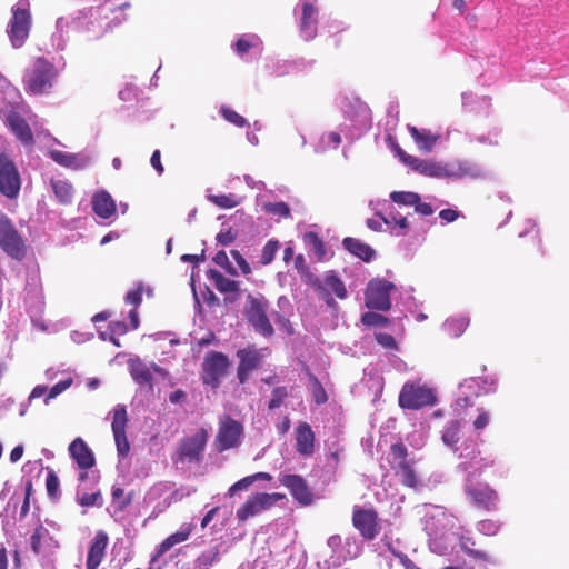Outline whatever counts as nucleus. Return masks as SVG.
<instances>
[{"mask_svg":"<svg viewBox=\"0 0 569 569\" xmlns=\"http://www.w3.org/2000/svg\"><path fill=\"white\" fill-rule=\"evenodd\" d=\"M59 77V71L53 63L39 57L26 69L23 76L24 90L29 94H48Z\"/></svg>","mask_w":569,"mask_h":569,"instance_id":"nucleus-1","label":"nucleus"},{"mask_svg":"<svg viewBox=\"0 0 569 569\" xmlns=\"http://www.w3.org/2000/svg\"><path fill=\"white\" fill-rule=\"evenodd\" d=\"M209 439L206 428L198 429L192 436L180 439L172 456L174 463H200Z\"/></svg>","mask_w":569,"mask_h":569,"instance_id":"nucleus-2","label":"nucleus"},{"mask_svg":"<svg viewBox=\"0 0 569 569\" xmlns=\"http://www.w3.org/2000/svg\"><path fill=\"white\" fill-rule=\"evenodd\" d=\"M465 493L478 510L490 512L498 508V492L489 483L477 481L472 473H469L466 479Z\"/></svg>","mask_w":569,"mask_h":569,"instance_id":"nucleus-3","label":"nucleus"},{"mask_svg":"<svg viewBox=\"0 0 569 569\" xmlns=\"http://www.w3.org/2000/svg\"><path fill=\"white\" fill-rule=\"evenodd\" d=\"M269 302L263 297L248 295L243 308V315L253 330L263 337H271L274 333L272 323L268 318Z\"/></svg>","mask_w":569,"mask_h":569,"instance_id":"nucleus-4","label":"nucleus"},{"mask_svg":"<svg viewBox=\"0 0 569 569\" xmlns=\"http://www.w3.org/2000/svg\"><path fill=\"white\" fill-rule=\"evenodd\" d=\"M98 17V10L94 8H84L67 16L60 17L56 21V29L59 33H87L94 32L92 28Z\"/></svg>","mask_w":569,"mask_h":569,"instance_id":"nucleus-5","label":"nucleus"},{"mask_svg":"<svg viewBox=\"0 0 569 569\" xmlns=\"http://www.w3.org/2000/svg\"><path fill=\"white\" fill-rule=\"evenodd\" d=\"M283 499H286V495L280 492H256L249 496L247 500L237 509V519L239 522L244 523L250 518L270 510L276 502Z\"/></svg>","mask_w":569,"mask_h":569,"instance_id":"nucleus-6","label":"nucleus"},{"mask_svg":"<svg viewBox=\"0 0 569 569\" xmlns=\"http://www.w3.org/2000/svg\"><path fill=\"white\" fill-rule=\"evenodd\" d=\"M0 248L14 260H22L26 256L24 241L11 219L0 212Z\"/></svg>","mask_w":569,"mask_h":569,"instance_id":"nucleus-7","label":"nucleus"},{"mask_svg":"<svg viewBox=\"0 0 569 569\" xmlns=\"http://www.w3.org/2000/svg\"><path fill=\"white\" fill-rule=\"evenodd\" d=\"M418 173L430 178H461L479 176L478 169L468 162H459L457 167H449L437 161L425 159H422L420 163Z\"/></svg>","mask_w":569,"mask_h":569,"instance_id":"nucleus-8","label":"nucleus"},{"mask_svg":"<svg viewBox=\"0 0 569 569\" xmlns=\"http://www.w3.org/2000/svg\"><path fill=\"white\" fill-rule=\"evenodd\" d=\"M393 458L392 469L397 476L401 477V483L405 487L417 489L420 486V479L415 470L413 460L408 459V449L402 442L393 443L390 447Z\"/></svg>","mask_w":569,"mask_h":569,"instance_id":"nucleus-9","label":"nucleus"},{"mask_svg":"<svg viewBox=\"0 0 569 569\" xmlns=\"http://www.w3.org/2000/svg\"><path fill=\"white\" fill-rule=\"evenodd\" d=\"M395 289V283L387 279H371L365 291L366 306L369 309L388 311L391 308L390 293Z\"/></svg>","mask_w":569,"mask_h":569,"instance_id":"nucleus-10","label":"nucleus"},{"mask_svg":"<svg viewBox=\"0 0 569 569\" xmlns=\"http://www.w3.org/2000/svg\"><path fill=\"white\" fill-rule=\"evenodd\" d=\"M432 389L411 382H406L399 393V406L403 409L417 410L436 403Z\"/></svg>","mask_w":569,"mask_h":569,"instance_id":"nucleus-11","label":"nucleus"},{"mask_svg":"<svg viewBox=\"0 0 569 569\" xmlns=\"http://www.w3.org/2000/svg\"><path fill=\"white\" fill-rule=\"evenodd\" d=\"M242 435V423L230 416H224L219 421V428L214 439L216 449L219 452H223L237 448L241 442Z\"/></svg>","mask_w":569,"mask_h":569,"instance_id":"nucleus-12","label":"nucleus"},{"mask_svg":"<svg viewBox=\"0 0 569 569\" xmlns=\"http://www.w3.org/2000/svg\"><path fill=\"white\" fill-rule=\"evenodd\" d=\"M230 367L228 357L219 351L209 352L202 363V381L217 388Z\"/></svg>","mask_w":569,"mask_h":569,"instance_id":"nucleus-13","label":"nucleus"},{"mask_svg":"<svg viewBox=\"0 0 569 569\" xmlns=\"http://www.w3.org/2000/svg\"><path fill=\"white\" fill-rule=\"evenodd\" d=\"M21 179L14 162L4 153H0V192L9 198L18 197Z\"/></svg>","mask_w":569,"mask_h":569,"instance_id":"nucleus-14","label":"nucleus"},{"mask_svg":"<svg viewBox=\"0 0 569 569\" xmlns=\"http://www.w3.org/2000/svg\"><path fill=\"white\" fill-rule=\"evenodd\" d=\"M320 286L322 287V290H318L317 288H313V290L319 296V298L322 299L325 303L331 309H337L338 307L332 295H335V297L340 300L346 299L348 296L345 282L333 270L327 271L325 273L323 278L320 279Z\"/></svg>","mask_w":569,"mask_h":569,"instance_id":"nucleus-15","label":"nucleus"},{"mask_svg":"<svg viewBox=\"0 0 569 569\" xmlns=\"http://www.w3.org/2000/svg\"><path fill=\"white\" fill-rule=\"evenodd\" d=\"M352 525L366 540H373L380 532L378 512L370 508L353 507Z\"/></svg>","mask_w":569,"mask_h":569,"instance_id":"nucleus-16","label":"nucleus"},{"mask_svg":"<svg viewBox=\"0 0 569 569\" xmlns=\"http://www.w3.org/2000/svg\"><path fill=\"white\" fill-rule=\"evenodd\" d=\"M128 415L126 406L117 405L112 411V433L117 446L118 455L126 457L129 453L130 445L126 435Z\"/></svg>","mask_w":569,"mask_h":569,"instance_id":"nucleus-17","label":"nucleus"},{"mask_svg":"<svg viewBox=\"0 0 569 569\" xmlns=\"http://www.w3.org/2000/svg\"><path fill=\"white\" fill-rule=\"evenodd\" d=\"M28 0H19L12 7V18L7 26L8 36H28L31 26V14Z\"/></svg>","mask_w":569,"mask_h":569,"instance_id":"nucleus-18","label":"nucleus"},{"mask_svg":"<svg viewBox=\"0 0 569 569\" xmlns=\"http://www.w3.org/2000/svg\"><path fill=\"white\" fill-rule=\"evenodd\" d=\"M279 480L301 506H310L313 502V493L301 476L283 475Z\"/></svg>","mask_w":569,"mask_h":569,"instance_id":"nucleus-19","label":"nucleus"},{"mask_svg":"<svg viewBox=\"0 0 569 569\" xmlns=\"http://www.w3.org/2000/svg\"><path fill=\"white\" fill-rule=\"evenodd\" d=\"M237 357L240 360L237 370L238 379L240 383H244L250 373L260 366L261 355L254 348H246L238 350Z\"/></svg>","mask_w":569,"mask_h":569,"instance_id":"nucleus-20","label":"nucleus"},{"mask_svg":"<svg viewBox=\"0 0 569 569\" xmlns=\"http://www.w3.org/2000/svg\"><path fill=\"white\" fill-rule=\"evenodd\" d=\"M69 453L81 470H89L96 465V458L92 450L80 437L76 438L69 445Z\"/></svg>","mask_w":569,"mask_h":569,"instance_id":"nucleus-21","label":"nucleus"},{"mask_svg":"<svg viewBox=\"0 0 569 569\" xmlns=\"http://www.w3.org/2000/svg\"><path fill=\"white\" fill-rule=\"evenodd\" d=\"M109 543V537L103 530L96 532L87 555L86 569H97L102 562Z\"/></svg>","mask_w":569,"mask_h":569,"instance_id":"nucleus-22","label":"nucleus"},{"mask_svg":"<svg viewBox=\"0 0 569 569\" xmlns=\"http://www.w3.org/2000/svg\"><path fill=\"white\" fill-rule=\"evenodd\" d=\"M6 123L13 132V134L26 146H32L34 143L33 133L30 126L17 112H10L6 118Z\"/></svg>","mask_w":569,"mask_h":569,"instance_id":"nucleus-23","label":"nucleus"},{"mask_svg":"<svg viewBox=\"0 0 569 569\" xmlns=\"http://www.w3.org/2000/svg\"><path fill=\"white\" fill-rule=\"evenodd\" d=\"M316 436L308 422H300L296 428V450L309 457L315 452Z\"/></svg>","mask_w":569,"mask_h":569,"instance_id":"nucleus-24","label":"nucleus"},{"mask_svg":"<svg viewBox=\"0 0 569 569\" xmlns=\"http://www.w3.org/2000/svg\"><path fill=\"white\" fill-rule=\"evenodd\" d=\"M192 532V525H183L180 530L177 532L170 535L167 537L158 547L156 550V553L153 555L151 562H156L160 557H162L167 551H169L172 547H174L178 543H181L190 537Z\"/></svg>","mask_w":569,"mask_h":569,"instance_id":"nucleus-25","label":"nucleus"},{"mask_svg":"<svg viewBox=\"0 0 569 569\" xmlns=\"http://www.w3.org/2000/svg\"><path fill=\"white\" fill-rule=\"evenodd\" d=\"M299 10H301L300 30L306 33L311 32L318 14L316 0H299V3L295 8V13Z\"/></svg>","mask_w":569,"mask_h":569,"instance_id":"nucleus-26","label":"nucleus"},{"mask_svg":"<svg viewBox=\"0 0 569 569\" xmlns=\"http://www.w3.org/2000/svg\"><path fill=\"white\" fill-rule=\"evenodd\" d=\"M342 246L348 252H350L351 254L361 259L365 262H370L372 258L376 256V251L368 243L357 238H345L342 240Z\"/></svg>","mask_w":569,"mask_h":569,"instance_id":"nucleus-27","label":"nucleus"},{"mask_svg":"<svg viewBox=\"0 0 569 569\" xmlns=\"http://www.w3.org/2000/svg\"><path fill=\"white\" fill-rule=\"evenodd\" d=\"M408 131L418 149L423 152H430L440 138L439 134L432 133L428 129H418L415 126H408Z\"/></svg>","mask_w":569,"mask_h":569,"instance_id":"nucleus-28","label":"nucleus"},{"mask_svg":"<svg viewBox=\"0 0 569 569\" xmlns=\"http://www.w3.org/2000/svg\"><path fill=\"white\" fill-rule=\"evenodd\" d=\"M92 209L98 217L108 219L116 213V203L107 191H100L93 196Z\"/></svg>","mask_w":569,"mask_h":569,"instance_id":"nucleus-29","label":"nucleus"},{"mask_svg":"<svg viewBox=\"0 0 569 569\" xmlns=\"http://www.w3.org/2000/svg\"><path fill=\"white\" fill-rule=\"evenodd\" d=\"M207 276L220 293H238L240 290L238 281L224 277L216 269L208 270Z\"/></svg>","mask_w":569,"mask_h":569,"instance_id":"nucleus-30","label":"nucleus"},{"mask_svg":"<svg viewBox=\"0 0 569 569\" xmlns=\"http://www.w3.org/2000/svg\"><path fill=\"white\" fill-rule=\"evenodd\" d=\"M295 268L298 271L302 282L312 288H317L318 290H322V287L320 286V278L310 270L302 254H298L295 258Z\"/></svg>","mask_w":569,"mask_h":569,"instance_id":"nucleus-31","label":"nucleus"},{"mask_svg":"<svg viewBox=\"0 0 569 569\" xmlns=\"http://www.w3.org/2000/svg\"><path fill=\"white\" fill-rule=\"evenodd\" d=\"M54 196L59 202L67 204L70 203L73 197V187L67 180L51 179L50 181Z\"/></svg>","mask_w":569,"mask_h":569,"instance_id":"nucleus-32","label":"nucleus"},{"mask_svg":"<svg viewBox=\"0 0 569 569\" xmlns=\"http://www.w3.org/2000/svg\"><path fill=\"white\" fill-rule=\"evenodd\" d=\"M220 559L219 546L202 551L194 560V569H210Z\"/></svg>","mask_w":569,"mask_h":569,"instance_id":"nucleus-33","label":"nucleus"},{"mask_svg":"<svg viewBox=\"0 0 569 569\" xmlns=\"http://www.w3.org/2000/svg\"><path fill=\"white\" fill-rule=\"evenodd\" d=\"M303 241L311 248L319 261L323 260L327 251L322 239L313 231L306 232Z\"/></svg>","mask_w":569,"mask_h":569,"instance_id":"nucleus-34","label":"nucleus"},{"mask_svg":"<svg viewBox=\"0 0 569 569\" xmlns=\"http://www.w3.org/2000/svg\"><path fill=\"white\" fill-rule=\"evenodd\" d=\"M476 546V541L471 537H461L460 539V549L469 557L473 559H479L486 562L490 561V557L487 552L477 550L473 547Z\"/></svg>","mask_w":569,"mask_h":569,"instance_id":"nucleus-35","label":"nucleus"},{"mask_svg":"<svg viewBox=\"0 0 569 569\" xmlns=\"http://www.w3.org/2000/svg\"><path fill=\"white\" fill-rule=\"evenodd\" d=\"M49 156L54 162L62 167L78 168V157L76 154L54 149L49 151Z\"/></svg>","mask_w":569,"mask_h":569,"instance_id":"nucleus-36","label":"nucleus"},{"mask_svg":"<svg viewBox=\"0 0 569 569\" xmlns=\"http://www.w3.org/2000/svg\"><path fill=\"white\" fill-rule=\"evenodd\" d=\"M460 422L458 420L450 421L442 433V441L448 447H455L460 439Z\"/></svg>","mask_w":569,"mask_h":569,"instance_id":"nucleus-37","label":"nucleus"},{"mask_svg":"<svg viewBox=\"0 0 569 569\" xmlns=\"http://www.w3.org/2000/svg\"><path fill=\"white\" fill-rule=\"evenodd\" d=\"M208 200L222 209H231L237 207L240 201L233 193L229 194H210L208 196Z\"/></svg>","mask_w":569,"mask_h":569,"instance_id":"nucleus-38","label":"nucleus"},{"mask_svg":"<svg viewBox=\"0 0 569 569\" xmlns=\"http://www.w3.org/2000/svg\"><path fill=\"white\" fill-rule=\"evenodd\" d=\"M520 237H525L535 248L536 252L540 256L543 254L542 248H541V236L538 227L529 222L528 228L526 229L525 233H521Z\"/></svg>","mask_w":569,"mask_h":569,"instance_id":"nucleus-39","label":"nucleus"},{"mask_svg":"<svg viewBox=\"0 0 569 569\" xmlns=\"http://www.w3.org/2000/svg\"><path fill=\"white\" fill-rule=\"evenodd\" d=\"M111 497L112 503L118 511H123L132 501V495H126L124 490L120 487L112 488Z\"/></svg>","mask_w":569,"mask_h":569,"instance_id":"nucleus-40","label":"nucleus"},{"mask_svg":"<svg viewBox=\"0 0 569 569\" xmlns=\"http://www.w3.org/2000/svg\"><path fill=\"white\" fill-rule=\"evenodd\" d=\"M59 487H60V481H59L58 476L56 475V472L52 469H49L47 472V478H46V489H47L48 496L52 500H58L60 498Z\"/></svg>","mask_w":569,"mask_h":569,"instance_id":"nucleus-41","label":"nucleus"},{"mask_svg":"<svg viewBox=\"0 0 569 569\" xmlns=\"http://www.w3.org/2000/svg\"><path fill=\"white\" fill-rule=\"evenodd\" d=\"M390 198L393 202L402 206H415V203L420 200V196L418 193L408 191H393L390 194Z\"/></svg>","mask_w":569,"mask_h":569,"instance_id":"nucleus-42","label":"nucleus"},{"mask_svg":"<svg viewBox=\"0 0 569 569\" xmlns=\"http://www.w3.org/2000/svg\"><path fill=\"white\" fill-rule=\"evenodd\" d=\"M361 322L368 327H387L390 321L380 313L368 311L361 316Z\"/></svg>","mask_w":569,"mask_h":569,"instance_id":"nucleus-43","label":"nucleus"},{"mask_svg":"<svg viewBox=\"0 0 569 569\" xmlns=\"http://www.w3.org/2000/svg\"><path fill=\"white\" fill-rule=\"evenodd\" d=\"M220 113L224 118V120L234 124L238 128H244L249 126L246 118H243L241 114L230 109L229 107H221Z\"/></svg>","mask_w":569,"mask_h":569,"instance_id":"nucleus-44","label":"nucleus"},{"mask_svg":"<svg viewBox=\"0 0 569 569\" xmlns=\"http://www.w3.org/2000/svg\"><path fill=\"white\" fill-rule=\"evenodd\" d=\"M263 210L267 213H269V214L278 216V217H281V218H289L290 217V208L283 201L268 202V203H266L263 206Z\"/></svg>","mask_w":569,"mask_h":569,"instance_id":"nucleus-45","label":"nucleus"},{"mask_svg":"<svg viewBox=\"0 0 569 569\" xmlns=\"http://www.w3.org/2000/svg\"><path fill=\"white\" fill-rule=\"evenodd\" d=\"M477 529L485 536H496L500 530V522L493 519H483L477 523Z\"/></svg>","mask_w":569,"mask_h":569,"instance_id":"nucleus-46","label":"nucleus"},{"mask_svg":"<svg viewBox=\"0 0 569 569\" xmlns=\"http://www.w3.org/2000/svg\"><path fill=\"white\" fill-rule=\"evenodd\" d=\"M132 377L134 381L141 385H151L152 375L149 368L144 365H139L138 367L132 369Z\"/></svg>","mask_w":569,"mask_h":569,"instance_id":"nucleus-47","label":"nucleus"},{"mask_svg":"<svg viewBox=\"0 0 569 569\" xmlns=\"http://www.w3.org/2000/svg\"><path fill=\"white\" fill-rule=\"evenodd\" d=\"M279 249V242L276 240H269L261 252V263L269 264L274 259V256Z\"/></svg>","mask_w":569,"mask_h":569,"instance_id":"nucleus-48","label":"nucleus"},{"mask_svg":"<svg viewBox=\"0 0 569 569\" xmlns=\"http://www.w3.org/2000/svg\"><path fill=\"white\" fill-rule=\"evenodd\" d=\"M78 503L82 507H93L102 505V497L100 490L92 493H83L78 497Z\"/></svg>","mask_w":569,"mask_h":569,"instance_id":"nucleus-49","label":"nucleus"},{"mask_svg":"<svg viewBox=\"0 0 569 569\" xmlns=\"http://www.w3.org/2000/svg\"><path fill=\"white\" fill-rule=\"evenodd\" d=\"M288 397V390L286 387H277L272 390L271 399L268 403L270 410L279 408L284 399Z\"/></svg>","mask_w":569,"mask_h":569,"instance_id":"nucleus-50","label":"nucleus"},{"mask_svg":"<svg viewBox=\"0 0 569 569\" xmlns=\"http://www.w3.org/2000/svg\"><path fill=\"white\" fill-rule=\"evenodd\" d=\"M48 530L40 523L30 537V546L36 555L41 552V540Z\"/></svg>","mask_w":569,"mask_h":569,"instance_id":"nucleus-51","label":"nucleus"},{"mask_svg":"<svg viewBox=\"0 0 569 569\" xmlns=\"http://www.w3.org/2000/svg\"><path fill=\"white\" fill-rule=\"evenodd\" d=\"M213 262L219 267L223 268L229 274L238 276L237 270L232 267L226 251L220 250L213 257Z\"/></svg>","mask_w":569,"mask_h":569,"instance_id":"nucleus-52","label":"nucleus"},{"mask_svg":"<svg viewBox=\"0 0 569 569\" xmlns=\"http://www.w3.org/2000/svg\"><path fill=\"white\" fill-rule=\"evenodd\" d=\"M142 292H143V286L142 283H139L137 289L129 291L126 295V302L128 305H132L136 309L140 306L142 301Z\"/></svg>","mask_w":569,"mask_h":569,"instance_id":"nucleus-53","label":"nucleus"},{"mask_svg":"<svg viewBox=\"0 0 569 569\" xmlns=\"http://www.w3.org/2000/svg\"><path fill=\"white\" fill-rule=\"evenodd\" d=\"M310 379H311V381L313 382V386H315V400H316V402L319 403V405L325 403L328 400L326 390L323 389V387L320 383V381L313 375L310 376Z\"/></svg>","mask_w":569,"mask_h":569,"instance_id":"nucleus-54","label":"nucleus"},{"mask_svg":"<svg viewBox=\"0 0 569 569\" xmlns=\"http://www.w3.org/2000/svg\"><path fill=\"white\" fill-rule=\"evenodd\" d=\"M237 239V232L232 228H228L224 231H220L217 234L218 243L222 246H229Z\"/></svg>","mask_w":569,"mask_h":569,"instance_id":"nucleus-55","label":"nucleus"},{"mask_svg":"<svg viewBox=\"0 0 569 569\" xmlns=\"http://www.w3.org/2000/svg\"><path fill=\"white\" fill-rule=\"evenodd\" d=\"M71 386V380H63L56 383L50 390L47 396L46 401L56 398L58 395H60L62 391L67 390Z\"/></svg>","mask_w":569,"mask_h":569,"instance_id":"nucleus-56","label":"nucleus"},{"mask_svg":"<svg viewBox=\"0 0 569 569\" xmlns=\"http://www.w3.org/2000/svg\"><path fill=\"white\" fill-rule=\"evenodd\" d=\"M376 339L382 347L387 349L397 348L396 339L390 333H377Z\"/></svg>","mask_w":569,"mask_h":569,"instance_id":"nucleus-57","label":"nucleus"},{"mask_svg":"<svg viewBox=\"0 0 569 569\" xmlns=\"http://www.w3.org/2000/svg\"><path fill=\"white\" fill-rule=\"evenodd\" d=\"M231 256L243 274H249L251 272L249 263L238 250H231Z\"/></svg>","mask_w":569,"mask_h":569,"instance_id":"nucleus-58","label":"nucleus"},{"mask_svg":"<svg viewBox=\"0 0 569 569\" xmlns=\"http://www.w3.org/2000/svg\"><path fill=\"white\" fill-rule=\"evenodd\" d=\"M31 491H32V483L28 482L26 486L23 503H22L21 510H20V518H24L29 512Z\"/></svg>","mask_w":569,"mask_h":569,"instance_id":"nucleus-59","label":"nucleus"},{"mask_svg":"<svg viewBox=\"0 0 569 569\" xmlns=\"http://www.w3.org/2000/svg\"><path fill=\"white\" fill-rule=\"evenodd\" d=\"M479 415L473 421V427L476 430H482L485 429L489 423V415L483 409H479Z\"/></svg>","mask_w":569,"mask_h":569,"instance_id":"nucleus-60","label":"nucleus"},{"mask_svg":"<svg viewBox=\"0 0 569 569\" xmlns=\"http://www.w3.org/2000/svg\"><path fill=\"white\" fill-rule=\"evenodd\" d=\"M126 20V16L122 12L116 14L103 28V32H113L114 28L120 26Z\"/></svg>","mask_w":569,"mask_h":569,"instance_id":"nucleus-61","label":"nucleus"},{"mask_svg":"<svg viewBox=\"0 0 569 569\" xmlns=\"http://www.w3.org/2000/svg\"><path fill=\"white\" fill-rule=\"evenodd\" d=\"M150 163L152 168L157 171L159 176H161L164 171L163 164L161 162V153L160 150H154L151 158Z\"/></svg>","mask_w":569,"mask_h":569,"instance_id":"nucleus-62","label":"nucleus"},{"mask_svg":"<svg viewBox=\"0 0 569 569\" xmlns=\"http://www.w3.org/2000/svg\"><path fill=\"white\" fill-rule=\"evenodd\" d=\"M393 553L399 559L400 563L405 567V569H421L407 555H405L402 552H393Z\"/></svg>","mask_w":569,"mask_h":569,"instance_id":"nucleus-63","label":"nucleus"},{"mask_svg":"<svg viewBox=\"0 0 569 569\" xmlns=\"http://www.w3.org/2000/svg\"><path fill=\"white\" fill-rule=\"evenodd\" d=\"M439 217L446 222H453L458 219L459 212L453 209H443L439 212Z\"/></svg>","mask_w":569,"mask_h":569,"instance_id":"nucleus-64","label":"nucleus"}]
</instances>
